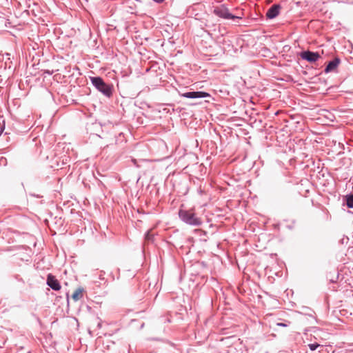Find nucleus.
Instances as JSON below:
<instances>
[{"instance_id":"6","label":"nucleus","mask_w":353,"mask_h":353,"mask_svg":"<svg viewBox=\"0 0 353 353\" xmlns=\"http://www.w3.org/2000/svg\"><path fill=\"white\" fill-rule=\"evenodd\" d=\"M280 10V5L274 4L268 9L266 12V17L268 19H274L279 14Z\"/></svg>"},{"instance_id":"4","label":"nucleus","mask_w":353,"mask_h":353,"mask_svg":"<svg viewBox=\"0 0 353 353\" xmlns=\"http://www.w3.org/2000/svg\"><path fill=\"white\" fill-rule=\"evenodd\" d=\"M301 57L310 62H315L320 58V55L317 52L305 51L301 53Z\"/></svg>"},{"instance_id":"8","label":"nucleus","mask_w":353,"mask_h":353,"mask_svg":"<svg viewBox=\"0 0 353 353\" xmlns=\"http://www.w3.org/2000/svg\"><path fill=\"white\" fill-rule=\"evenodd\" d=\"M339 63V60L338 59H335L334 60L330 61L327 67L325 68V72H331L336 68Z\"/></svg>"},{"instance_id":"7","label":"nucleus","mask_w":353,"mask_h":353,"mask_svg":"<svg viewBox=\"0 0 353 353\" xmlns=\"http://www.w3.org/2000/svg\"><path fill=\"white\" fill-rule=\"evenodd\" d=\"M47 284L54 290H59L61 285L58 280L52 274H48L47 278Z\"/></svg>"},{"instance_id":"10","label":"nucleus","mask_w":353,"mask_h":353,"mask_svg":"<svg viewBox=\"0 0 353 353\" xmlns=\"http://www.w3.org/2000/svg\"><path fill=\"white\" fill-rule=\"evenodd\" d=\"M346 201L348 208H353V194L347 196Z\"/></svg>"},{"instance_id":"1","label":"nucleus","mask_w":353,"mask_h":353,"mask_svg":"<svg viewBox=\"0 0 353 353\" xmlns=\"http://www.w3.org/2000/svg\"><path fill=\"white\" fill-rule=\"evenodd\" d=\"M179 214L183 221L190 225H199L201 224V219L196 216L192 210H180Z\"/></svg>"},{"instance_id":"11","label":"nucleus","mask_w":353,"mask_h":353,"mask_svg":"<svg viewBox=\"0 0 353 353\" xmlns=\"http://www.w3.org/2000/svg\"><path fill=\"white\" fill-rule=\"evenodd\" d=\"M153 237V234L151 233V230L148 231L145 234V240L146 241H152Z\"/></svg>"},{"instance_id":"5","label":"nucleus","mask_w":353,"mask_h":353,"mask_svg":"<svg viewBox=\"0 0 353 353\" xmlns=\"http://www.w3.org/2000/svg\"><path fill=\"white\" fill-rule=\"evenodd\" d=\"M209 96L210 94L205 92H189L182 94V97L190 99L205 98Z\"/></svg>"},{"instance_id":"13","label":"nucleus","mask_w":353,"mask_h":353,"mask_svg":"<svg viewBox=\"0 0 353 353\" xmlns=\"http://www.w3.org/2000/svg\"><path fill=\"white\" fill-rule=\"evenodd\" d=\"M278 325H279V326H283V327L286 326V325H285V324H284V323H278Z\"/></svg>"},{"instance_id":"3","label":"nucleus","mask_w":353,"mask_h":353,"mask_svg":"<svg viewBox=\"0 0 353 353\" xmlns=\"http://www.w3.org/2000/svg\"><path fill=\"white\" fill-rule=\"evenodd\" d=\"M213 13L216 16L224 19H234L241 18L231 14L229 11V9L225 5H220L214 7Z\"/></svg>"},{"instance_id":"2","label":"nucleus","mask_w":353,"mask_h":353,"mask_svg":"<svg viewBox=\"0 0 353 353\" xmlns=\"http://www.w3.org/2000/svg\"><path fill=\"white\" fill-rule=\"evenodd\" d=\"M90 80L96 88L103 94L108 97L112 94L111 87L106 84L101 77H91Z\"/></svg>"},{"instance_id":"9","label":"nucleus","mask_w":353,"mask_h":353,"mask_svg":"<svg viewBox=\"0 0 353 353\" xmlns=\"http://www.w3.org/2000/svg\"><path fill=\"white\" fill-rule=\"evenodd\" d=\"M83 290L82 288L77 289L72 295L74 301H77L83 297Z\"/></svg>"},{"instance_id":"12","label":"nucleus","mask_w":353,"mask_h":353,"mask_svg":"<svg viewBox=\"0 0 353 353\" xmlns=\"http://www.w3.org/2000/svg\"><path fill=\"white\" fill-rule=\"evenodd\" d=\"M308 346L312 351H314L319 346V344H318V343L309 344Z\"/></svg>"}]
</instances>
